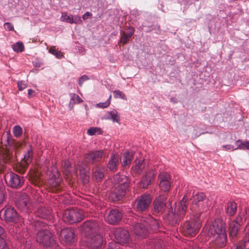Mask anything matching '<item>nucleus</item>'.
Masks as SVG:
<instances>
[{"mask_svg": "<svg viewBox=\"0 0 249 249\" xmlns=\"http://www.w3.org/2000/svg\"><path fill=\"white\" fill-rule=\"evenodd\" d=\"M1 143L5 146L0 147V173L4 172L6 166L4 163L15 162L17 160V151L21 147L24 142L15 140L9 131L3 133Z\"/></svg>", "mask_w": 249, "mask_h": 249, "instance_id": "f257e3e1", "label": "nucleus"}, {"mask_svg": "<svg viewBox=\"0 0 249 249\" xmlns=\"http://www.w3.org/2000/svg\"><path fill=\"white\" fill-rule=\"evenodd\" d=\"M111 183L113 187L109 198L113 201L117 202L122 199L125 195L129 186V180L126 176L117 174L111 179Z\"/></svg>", "mask_w": 249, "mask_h": 249, "instance_id": "f03ea898", "label": "nucleus"}, {"mask_svg": "<svg viewBox=\"0 0 249 249\" xmlns=\"http://www.w3.org/2000/svg\"><path fill=\"white\" fill-rule=\"evenodd\" d=\"M35 228L38 231L36 234V241L42 244L45 249H57V245L54 240L52 233L47 230V226L40 221H35Z\"/></svg>", "mask_w": 249, "mask_h": 249, "instance_id": "7ed1b4c3", "label": "nucleus"}, {"mask_svg": "<svg viewBox=\"0 0 249 249\" xmlns=\"http://www.w3.org/2000/svg\"><path fill=\"white\" fill-rule=\"evenodd\" d=\"M108 156L106 150H99L90 151L85 155V163L83 161H79L76 165V170H78L80 174L86 176L88 170L87 164H94L98 163Z\"/></svg>", "mask_w": 249, "mask_h": 249, "instance_id": "20e7f679", "label": "nucleus"}, {"mask_svg": "<svg viewBox=\"0 0 249 249\" xmlns=\"http://www.w3.org/2000/svg\"><path fill=\"white\" fill-rule=\"evenodd\" d=\"M158 228V223L151 216L142 217L133 226L132 231L138 238H145L149 232V229L156 230Z\"/></svg>", "mask_w": 249, "mask_h": 249, "instance_id": "39448f33", "label": "nucleus"}, {"mask_svg": "<svg viewBox=\"0 0 249 249\" xmlns=\"http://www.w3.org/2000/svg\"><path fill=\"white\" fill-rule=\"evenodd\" d=\"M199 215L195 219L187 221L184 223L181 227V231L184 235L193 237L198 232L201 227L200 220L198 218Z\"/></svg>", "mask_w": 249, "mask_h": 249, "instance_id": "423d86ee", "label": "nucleus"}, {"mask_svg": "<svg viewBox=\"0 0 249 249\" xmlns=\"http://www.w3.org/2000/svg\"><path fill=\"white\" fill-rule=\"evenodd\" d=\"M190 192H191L190 197L193 200L191 209L200 213L204 211L206 207L203 201L206 198L205 195L202 192H195L194 190H190L187 193Z\"/></svg>", "mask_w": 249, "mask_h": 249, "instance_id": "0eeeda50", "label": "nucleus"}, {"mask_svg": "<svg viewBox=\"0 0 249 249\" xmlns=\"http://www.w3.org/2000/svg\"><path fill=\"white\" fill-rule=\"evenodd\" d=\"M84 218L82 212L78 209H67L63 214V219L64 222L70 224L77 223Z\"/></svg>", "mask_w": 249, "mask_h": 249, "instance_id": "6e6552de", "label": "nucleus"}, {"mask_svg": "<svg viewBox=\"0 0 249 249\" xmlns=\"http://www.w3.org/2000/svg\"><path fill=\"white\" fill-rule=\"evenodd\" d=\"M152 198L149 194H144L138 197L134 202L136 211L143 212L147 211L150 206Z\"/></svg>", "mask_w": 249, "mask_h": 249, "instance_id": "1a4fd4ad", "label": "nucleus"}, {"mask_svg": "<svg viewBox=\"0 0 249 249\" xmlns=\"http://www.w3.org/2000/svg\"><path fill=\"white\" fill-rule=\"evenodd\" d=\"M99 224L94 220L85 221L81 226L82 234L85 237L98 233Z\"/></svg>", "mask_w": 249, "mask_h": 249, "instance_id": "9d476101", "label": "nucleus"}, {"mask_svg": "<svg viewBox=\"0 0 249 249\" xmlns=\"http://www.w3.org/2000/svg\"><path fill=\"white\" fill-rule=\"evenodd\" d=\"M226 233L225 223L220 219L215 220L209 226L208 235L211 237H214L217 234Z\"/></svg>", "mask_w": 249, "mask_h": 249, "instance_id": "9b49d317", "label": "nucleus"}, {"mask_svg": "<svg viewBox=\"0 0 249 249\" xmlns=\"http://www.w3.org/2000/svg\"><path fill=\"white\" fill-rule=\"evenodd\" d=\"M5 180L8 186L13 188H18L23 183V178L14 173H7L4 176Z\"/></svg>", "mask_w": 249, "mask_h": 249, "instance_id": "f8f14e48", "label": "nucleus"}, {"mask_svg": "<svg viewBox=\"0 0 249 249\" xmlns=\"http://www.w3.org/2000/svg\"><path fill=\"white\" fill-rule=\"evenodd\" d=\"M85 242L91 249H98L102 245L103 238L100 234H95L86 238Z\"/></svg>", "mask_w": 249, "mask_h": 249, "instance_id": "ddd939ff", "label": "nucleus"}, {"mask_svg": "<svg viewBox=\"0 0 249 249\" xmlns=\"http://www.w3.org/2000/svg\"><path fill=\"white\" fill-rule=\"evenodd\" d=\"M16 206L20 211L29 213L32 207L29 197L26 194L21 195L16 202Z\"/></svg>", "mask_w": 249, "mask_h": 249, "instance_id": "4468645a", "label": "nucleus"}, {"mask_svg": "<svg viewBox=\"0 0 249 249\" xmlns=\"http://www.w3.org/2000/svg\"><path fill=\"white\" fill-rule=\"evenodd\" d=\"M114 237L119 244H126L128 242L129 239V234L126 230L118 228L115 229L114 231Z\"/></svg>", "mask_w": 249, "mask_h": 249, "instance_id": "2eb2a0df", "label": "nucleus"}, {"mask_svg": "<svg viewBox=\"0 0 249 249\" xmlns=\"http://www.w3.org/2000/svg\"><path fill=\"white\" fill-rule=\"evenodd\" d=\"M60 236L62 239L68 244H73L76 240L74 231L72 228L63 229L61 231Z\"/></svg>", "mask_w": 249, "mask_h": 249, "instance_id": "dca6fc26", "label": "nucleus"}, {"mask_svg": "<svg viewBox=\"0 0 249 249\" xmlns=\"http://www.w3.org/2000/svg\"><path fill=\"white\" fill-rule=\"evenodd\" d=\"M1 212H3V216L7 222L16 223L19 220L18 213L13 208L8 207Z\"/></svg>", "mask_w": 249, "mask_h": 249, "instance_id": "f3484780", "label": "nucleus"}, {"mask_svg": "<svg viewBox=\"0 0 249 249\" xmlns=\"http://www.w3.org/2000/svg\"><path fill=\"white\" fill-rule=\"evenodd\" d=\"M190 194L191 192L187 193L186 195L184 196L177 208V213L180 217L183 216L186 213L187 208V201L188 199H191L190 197Z\"/></svg>", "mask_w": 249, "mask_h": 249, "instance_id": "a211bd4d", "label": "nucleus"}, {"mask_svg": "<svg viewBox=\"0 0 249 249\" xmlns=\"http://www.w3.org/2000/svg\"><path fill=\"white\" fill-rule=\"evenodd\" d=\"M120 163V157L117 154H113L109 158L107 164V167L111 172H116Z\"/></svg>", "mask_w": 249, "mask_h": 249, "instance_id": "6ab92c4d", "label": "nucleus"}, {"mask_svg": "<svg viewBox=\"0 0 249 249\" xmlns=\"http://www.w3.org/2000/svg\"><path fill=\"white\" fill-rule=\"evenodd\" d=\"M60 20L67 23L72 24L82 23V21L79 16L77 15H68L66 12H62L60 17Z\"/></svg>", "mask_w": 249, "mask_h": 249, "instance_id": "aec40b11", "label": "nucleus"}, {"mask_svg": "<svg viewBox=\"0 0 249 249\" xmlns=\"http://www.w3.org/2000/svg\"><path fill=\"white\" fill-rule=\"evenodd\" d=\"M122 214L117 210H112L106 217V220L111 224H115L118 223L122 219Z\"/></svg>", "mask_w": 249, "mask_h": 249, "instance_id": "412c9836", "label": "nucleus"}, {"mask_svg": "<svg viewBox=\"0 0 249 249\" xmlns=\"http://www.w3.org/2000/svg\"><path fill=\"white\" fill-rule=\"evenodd\" d=\"M211 241L217 248H223L226 245L227 235L226 234H217L215 236L211 237Z\"/></svg>", "mask_w": 249, "mask_h": 249, "instance_id": "4be33fe9", "label": "nucleus"}, {"mask_svg": "<svg viewBox=\"0 0 249 249\" xmlns=\"http://www.w3.org/2000/svg\"><path fill=\"white\" fill-rule=\"evenodd\" d=\"M166 198L164 196H160L154 202L155 211L162 213L165 210V201Z\"/></svg>", "mask_w": 249, "mask_h": 249, "instance_id": "5701e85b", "label": "nucleus"}, {"mask_svg": "<svg viewBox=\"0 0 249 249\" xmlns=\"http://www.w3.org/2000/svg\"><path fill=\"white\" fill-rule=\"evenodd\" d=\"M155 177V174L153 171L148 172L142 178L139 183V187L142 188H146L151 183Z\"/></svg>", "mask_w": 249, "mask_h": 249, "instance_id": "b1692460", "label": "nucleus"}, {"mask_svg": "<svg viewBox=\"0 0 249 249\" xmlns=\"http://www.w3.org/2000/svg\"><path fill=\"white\" fill-rule=\"evenodd\" d=\"M134 153L133 152H124L121 158V161L122 166L124 167L129 166L131 163V161L134 158Z\"/></svg>", "mask_w": 249, "mask_h": 249, "instance_id": "393cba45", "label": "nucleus"}, {"mask_svg": "<svg viewBox=\"0 0 249 249\" xmlns=\"http://www.w3.org/2000/svg\"><path fill=\"white\" fill-rule=\"evenodd\" d=\"M92 171L94 178L98 181L104 178L105 168L104 166L99 164L93 168Z\"/></svg>", "mask_w": 249, "mask_h": 249, "instance_id": "a878e982", "label": "nucleus"}, {"mask_svg": "<svg viewBox=\"0 0 249 249\" xmlns=\"http://www.w3.org/2000/svg\"><path fill=\"white\" fill-rule=\"evenodd\" d=\"M239 226L236 223H230L229 224V234L231 240H234L238 233Z\"/></svg>", "mask_w": 249, "mask_h": 249, "instance_id": "bb28decb", "label": "nucleus"}, {"mask_svg": "<svg viewBox=\"0 0 249 249\" xmlns=\"http://www.w3.org/2000/svg\"><path fill=\"white\" fill-rule=\"evenodd\" d=\"M134 34V31L130 30L128 32H121V38L119 43H122L123 45L127 43L131 38Z\"/></svg>", "mask_w": 249, "mask_h": 249, "instance_id": "cd10ccee", "label": "nucleus"}, {"mask_svg": "<svg viewBox=\"0 0 249 249\" xmlns=\"http://www.w3.org/2000/svg\"><path fill=\"white\" fill-rule=\"evenodd\" d=\"M146 163L144 160H135V166L134 170L137 174H141L143 170L145 168Z\"/></svg>", "mask_w": 249, "mask_h": 249, "instance_id": "c85d7f7f", "label": "nucleus"}, {"mask_svg": "<svg viewBox=\"0 0 249 249\" xmlns=\"http://www.w3.org/2000/svg\"><path fill=\"white\" fill-rule=\"evenodd\" d=\"M106 119L107 120H111L113 122L119 123L120 121V116L116 110H113L107 113L106 115Z\"/></svg>", "mask_w": 249, "mask_h": 249, "instance_id": "c756f323", "label": "nucleus"}, {"mask_svg": "<svg viewBox=\"0 0 249 249\" xmlns=\"http://www.w3.org/2000/svg\"><path fill=\"white\" fill-rule=\"evenodd\" d=\"M227 213L230 216H232L237 211V205L234 202H230L227 203L226 207Z\"/></svg>", "mask_w": 249, "mask_h": 249, "instance_id": "7c9ffc66", "label": "nucleus"}, {"mask_svg": "<svg viewBox=\"0 0 249 249\" xmlns=\"http://www.w3.org/2000/svg\"><path fill=\"white\" fill-rule=\"evenodd\" d=\"M33 159V150L31 148L29 149L27 152L25 154L23 160L21 161L22 163L25 165H29L32 161Z\"/></svg>", "mask_w": 249, "mask_h": 249, "instance_id": "2f4dec72", "label": "nucleus"}, {"mask_svg": "<svg viewBox=\"0 0 249 249\" xmlns=\"http://www.w3.org/2000/svg\"><path fill=\"white\" fill-rule=\"evenodd\" d=\"M102 133V131L99 127H92L87 130V134L90 136L101 134Z\"/></svg>", "mask_w": 249, "mask_h": 249, "instance_id": "473e14b6", "label": "nucleus"}, {"mask_svg": "<svg viewBox=\"0 0 249 249\" xmlns=\"http://www.w3.org/2000/svg\"><path fill=\"white\" fill-rule=\"evenodd\" d=\"M159 186L163 191L168 192L170 189L171 182L170 181H160Z\"/></svg>", "mask_w": 249, "mask_h": 249, "instance_id": "72a5a7b5", "label": "nucleus"}, {"mask_svg": "<svg viewBox=\"0 0 249 249\" xmlns=\"http://www.w3.org/2000/svg\"><path fill=\"white\" fill-rule=\"evenodd\" d=\"M12 48L15 52H21L24 49V45L22 42H18L12 45Z\"/></svg>", "mask_w": 249, "mask_h": 249, "instance_id": "f704fd0d", "label": "nucleus"}, {"mask_svg": "<svg viewBox=\"0 0 249 249\" xmlns=\"http://www.w3.org/2000/svg\"><path fill=\"white\" fill-rule=\"evenodd\" d=\"M236 143H239L236 149L244 150L247 149L249 150V141H247L245 142H243L240 140H238L236 142Z\"/></svg>", "mask_w": 249, "mask_h": 249, "instance_id": "c9c22d12", "label": "nucleus"}, {"mask_svg": "<svg viewBox=\"0 0 249 249\" xmlns=\"http://www.w3.org/2000/svg\"><path fill=\"white\" fill-rule=\"evenodd\" d=\"M160 181H170L171 177L169 174L167 172H162L158 177Z\"/></svg>", "mask_w": 249, "mask_h": 249, "instance_id": "e433bc0d", "label": "nucleus"}, {"mask_svg": "<svg viewBox=\"0 0 249 249\" xmlns=\"http://www.w3.org/2000/svg\"><path fill=\"white\" fill-rule=\"evenodd\" d=\"M13 133L16 137L19 138L22 134V129L18 125H15L13 128Z\"/></svg>", "mask_w": 249, "mask_h": 249, "instance_id": "4c0bfd02", "label": "nucleus"}, {"mask_svg": "<svg viewBox=\"0 0 249 249\" xmlns=\"http://www.w3.org/2000/svg\"><path fill=\"white\" fill-rule=\"evenodd\" d=\"M113 95L115 98H121L123 100H126L127 98L125 95L119 90H115L113 91Z\"/></svg>", "mask_w": 249, "mask_h": 249, "instance_id": "58836bf2", "label": "nucleus"}, {"mask_svg": "<svg viewBox=\"0 0 249 249\" xmlns=\"http://www.w3.org/2000/svg\"><path fill=\"white\" fill-rule=\"evenodd\" d=\"M49 52L58 58H61L63 56V54L60 51L56 50L54 47H51L49 49Z\"/></svg>", "mask_w": 249, "mask_h": 249, "instance_id": "ea45409f", "label": "nucleus"}, {"mask_svg": "<svg viewBox=\"0 0 249 249\" xmlns=\"http://www.w3.org/2000/svg\"><path fill=\"white\" fill-rule=\"evenodd\" d=\"M52 191L56 192L60 190V181L57 179L51 184Z\"/></svg>", "mask_w": 249, "mask_h": 249, "instance_id": "a19ab883", "label": "nucleus"}, {"mask_svg": "<svg viewBox=\"0 0 249 249\" xmlns=\"http://www.w3.org/2000/svg\"><path fill=\"white\" fill-rule=\"evenodd\" d=\"M28 165H25L22 162L17 167V171L19 173L23 174L26 169L27 168Z\"/></svg>", "mask_w": 249, "mask_h": 249, "instance_id": "79ce46f5", "label": "nucleus"}, {"mask_svg": "<svg viewBox=\"0 0 249 249\" xmlns=\"http://www.w3.org/2000/svg\"><path fill=\"white\" fill-rule=\"evenodd\" d=\"M111 95H110L107 101L104 103H99L97 104V106L99 107L104 108L108 107L110 104V99Z\"/></svg>", "mask_w": 249, "mask_h": 249, "instance_id": "37998d69", "label": "nucleus"}, {"mask_svg": "<svg viewBox=\"0 0 249 249\" xmlns=\"http://www.w3.org/2000/svg\"><path fill=\"white\" fill-rule=\"evenodd\" d=\"M37 213L39 214V216L44 217L50 213V211L46 210L45 208H40L38 210Z\"/></svg>", "mask_w": 249, "mask_h": 249, "instance_id": "c03bdc74", "label": "nucleus"}, {"mask_svg": "<svg viewBox=\"0 0 249 249\" xmlns=\"http://www.w3.org/2000/svg\"><path fill=\"white\" fill-rule=\"evenodd\" d=\"M104 249H120V246L119 244L116 242H111Z\"/></svg>", "mask_w": 249, "mask_h": 249, "instance_id": "a18cd8bd", "label": "nucleus"}, {"mask_svg": "<svg viewBox=\"0 0 249 249\" xmlns=\"http://www.w3.org/2000/svg\"><path fill=\"white\" fill-rule=\"evenodd\" d=\"M18 86L19 90H22L26 88L27 84L25 81H20L18 82Z\"/></svg>", "mask_w": 249, "mask_h": 249, "instance_id": "49530a36", "label": "nucleus"}, {"mask_svg": "<svg viewBox=\"0 0 249 249\" xmlns=\"http://www.w3.org/2000/svg\"><path fill=\"white\" fill-rule=\"evenodd\" d=\"M0 249H8L5 240L2 237H0Z\"/></svg>", "mask_w": 249, "mask_h": 249, "instance_id": "de8ad7c7", "label": "nucleus"}, {"mask_svg": "<svg viewBox=\"0 0 249 249\" xmlns=\"http://www.w3.org/2000/svg\"><path fill=\"white\" fill-rule=\"evenodd\" d=\"M248 243L244 240V242H241L238 243L236 246V249H245V248L248 246Z\"/></svg>", "mask_w": 249, "mask_h": 249, "instance_id": "09e8293b", "label": "nucleus"}, {"mask_svg": "<svg viewBox=\"0 0 249 249\" xmlns=\"http://www.w3.org/2000/svg\"><path fill=\"white\" fill-rule=\"evenodd\" d=\"M5 192L3 189L0 188V205L5 200Z\"/></svg>", "mask_w": 249, "mask_h": 249, "instance_id": "8fccbe9b", "label": "nucleus"}, {"mask_svg": "<svg viewBox=\"0 0 249 249\" xmlns=\"http://www.w3.org/2000/svg\"><path fill=\"white\" fill-rule=\"evenodd\" d=\"M4 28L8 31H14V27L10 22H6L4 24Z\"/></svg>", "mask_w": 249, "mask_h": 249, "instance_id": "3c124183", "label": "nucleus"}, {"mask_svg": "<svg viewBox=\"0 0 249 249\" xmlns=\"http://www.w3.org/2000/svg\"><path fill=\"white\" fill-rule=\"evenodd\" d=\"M223 148L224 150L234 151V150H236V148H234V147L230 144L223 145Z\"/></svg>", "mask_w": 249, "mask_h": 249, "instance_id": "603ef678", "label": "nucleus"}, {"mask_svg": "<svg viewBox=\"0 0 249 249\" xmlns=\"http://www.w3.org/2000/svg\"><path fill=\"white\" fill-rule=\"evenodd\" d=\"M242 217L240 215H238V216L236 217V218L234 220L231 222V223H236L238 224V225H239L240 226L241 223H242Z\"/></svg>", "mask_w": 249, "mask_h": 249, "instance_id": "864d4df0", "label": "nucleus"}, {"mask_svg": "<svg viewBox=\"0 0 249 249\" xmlns=\"http://www.w3.org/2000/svg\"><path fill=\"white\" fill-rule=\"evenodd\" d=\"M70 165V162L68 160H64L62 163L63 167L66 170H67L69 169Z\"/></svg>", "mask_w": 249, "mask_h": 249, "instance_id": "5fc2aeb1", "label": "nucleus"}, {"mask_svg": "<svg viewBox=\"0 0 249 249\" xmlns=\"http://www.w3.org/2000/svg\"><path fill=\"white\" fill-rule=\"evenodd\" d=\"M72 99L75 100L76 103H81L83 101L80 98V97L75 94H73Z\"/></svg>", "mask_w": 249, "mask_h": 249, "instance_id": "6e6d98bb", "label": "nucleus"}, {"mask_svg": "<svg viewBox=\"0 0 249 249\" xmlns=\"http://www.w3.org/2000/svg\"><path fill=\"white\" fill-rule=\"evenodd\" d=\"M188 249H200V248L196 244L195 245L193 242H190L189 247Z\"/></svg>", "mask_w": 249, "mask_h": 249, "instance_id": "4d7b16f0", "label": "nucleus"}, {"mask_svg": "<svg viewBox=\"0 0 249 249\" xmlns=\"http://www.w3.org/2000/svg\"><path fill=\"white\" fill-rule=\"evenodd\" d=\"M87 79H88L87 77L85 75L80 77L79 80V82H78V84H79V86H82L83 82Z\"/></svg>", "mask_w": 249, "mask_h": 249, "instance_id": "13d9d810", "label": "nucleus"}, {"mask_svg": "<svg viewBox=\"0 0 249 249\" xmlns=\"http://www.w3.org/2000/svg\"><path fill=\"white\" fill-rule=\"evenodd\" d=\"M247 230H248V231L246 233V235L245 236L244 240L249 244V225L247 227Z\"/></svg>", "mask_w": 249, "mask_h": 249, "instance_id": "bf43d9fd", "label": "nucleus"}, {"mask_svg": "<svg viewBox=\"0 0 249 249\" xmlns=\"http://www.w3.org/2000/svg\"><path fill=\"white\" fill-rule=\"evenodd\" d=\"M92 14L90 12H87L83 16V19L84 20L87 19L89 17H91Z\"/></svg>", "mask_w": 249, "mask_h": 249, "instance_id": "052dcab7", "label": "nucleus"}, {"mask_svg": "<svg viewBox=\"0 0 249 249\" xmlns=\"http://www.w3.org/2000/svg\"><path fill=\"white\" fill-rule=\"evenodd\" d=\"M34 90H33V89H28V96H31L32 94L33 93H34Z\"/></svg>", "mask_w": 249, "mask_h": 249, "instance_id": "680f3d73", "label": "nucleus"}, {"mask_svg": "<svg viewBox=\"0 0 249 249\" xmlns=\"http://www.w3.org/2000/svg\"><path fill=\"white\" fill-rule=\"evenodd\" d=\"M4 233V230L0 226V237H1V235Z\"/></svg>", "mask_w": 249, "mask_h": 249, "instance_id": "e2e57ef3", "label": "nucleus"}, {"mask_svg": "<svg viewBox=\"0 0 249 249\" xmlns=\"http://www.w3.org/2000/svg\"><path fill=\"white\" fill-rule=\"evenodd\" d=\"M32 182L35 185H38V184H39V182L37 180H32Z\"/></svg>", "mask_w": 249, "mask_h": 249, "instance_id": "0e129e2a", "label": "nucleus"}, {"mask_svg": "<svg viewBox=\"0 0 249 249\" xmlns=\"http://www.w3.org/2000/svg\"><path fill=\"white\" fill-rule=\"evenodd\" d=\"M246 214L249 216V209L246 210Z\"/></svg>", "mask_w": 249, "mask_h": 249, "instance_id": "69168bd1", "label": "nucleus"}]
</instances>
